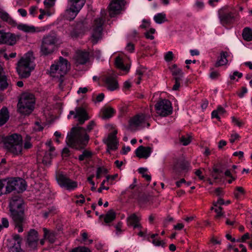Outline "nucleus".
<instances>
[{
    "mask_svg": "<svg viewBox=\"0 0 252 252\" xmlns=\"http://www.w3.org/2000/svg\"><path fill=\"white\" fill-rule=\"evenodd\" d=\"M35 104V98L34 95L31 93H23L19 98L17 104V125L20 126L21 124H26L24 122L23 118L30 115L34 110Z\"/></svg>",
    "mask_w": 252,
    "mask_h": 252,
    "instance_id": "nucleus-1",
    "label": "nucleus"
},
{
    "mask_svg": "<svg viewBox=\"0 0 252 252\" xmlns=\"http://www.w3.org/2000/svg\"><path fill=\"white\" fill-rule=\"evenodd\" d=\"M89 139L90 137L84 128L74 126L71 128L70 133H68L66 142L69 147L82 150L85 149Z\"/></svg>",
    "mask_w": 252,
    "mask_h": 252,
    "instance_id": "nucleus-2",
    "label": "nucleus"
},
{
    "mask_svg": "<svg viewBox=\"0 0 252 252\" xmlns=\"http://www.w3.org/2000/svg\"><path fill=\"white\" fill-rule=\"evenodd\" d=\"M35 58L32 51H29L17 63V73L20 79H26L30 76L34 69Z\"/></svg>",
    "mask_w": 252,
    "mask_h": 252,
    "instance_id": "nucleus-3",
    "label": "nucleus"
},
{
    "mask_svg": "<svg viewBox=\"0 0 252 252\" xmlns=\"http://www.w3.org/2000/svg\"><path fill=\"white\" fill-rule=\"evenodd\" d=\"M19 195L17 194V229L19 233L23 231V225L25 221V210L27 209V205L23 200L21 199Z\"/></svg>",
    "mask_w": 252,
    "mask_h": 252,
    "instance_id": "nucleus-4",
    "label": "nucleus"
},
{
    "mask_svg": "<svg viewBox=\"0 0 252 252\" xmlns=\"http://www.w3.org/2000/svg\"><path fill=\"white\" fill-rule=\"evenodd\" d=\"M56 42L57 36L54 32H51L45 36L43 38L40 49L42 55L47 56L52 53Z\"/></svg>",
    "mask_w": 252,
    "mask_h": 252,
    "instance_id": "nucleus-5",
    "label": "nucleus"
},
{
    "mask_svg": "<svg viewBox=\"0 0 252 252\" xmlns=\"http://www.w3.org/2000/svg\"><path fill=\"white\" fill-rule=\"evenodd\" d=\"M70 8L65 10L64 14V19L71 21L77 16L85 3L84 0H68Z\"/></svg>",
    "mask_w": 252,
    "mask_h": 252,
    "instance_id": "nucleus-6",
    "label": "nucleus"
},
{
    "mask_svg": "<svg viewBox=\"0 0 252 252\" xmlns=\"http://www.w3.org/2000/svg\"><path fill=\"white\" fill-rule=\"evenodd\" d=\"M219 16L221 25L224 27L231 26L239 18L237 13L223 8L219 10Z\"/></svg>",
    "mask_w": 252,
    "mask_h": 252,
    "instance_id": "nucleus-7",
    "label": "nucleus"
},
{
    "mask_svg": "<svg viewBox=\"0 0 252 252\" xmlns=\"http://www.w3.org/2000/svg\"><path fill=\"white\" fill-rule=\"evenodd\" d=\"M105 23V19L102 17L96 18L94 20L93 29L91 37V42L93 44H96L101 39L103 25Z\"/></svg>",
    "mask_w": 252,
    "mask_h": 252,
    "instance_id": "nucleus-8",
    "label": "nucleus"
},
{
    "mask_svg": "<svg viewBox=\"0 0 252 252\" xmlns=\"http://www.w3.org/2000/svg\"><path fill=\"white\" fill-rule=\"evenodd\" d=\"M157 113L162 117H167L172 113V103L168 99H161L155 104Z\"/></svg>",
    "mask_w": 252,
    "mask_h": 252,
    "instance_id": "nucleus-9",
    "label": "nucleus"
},
{
    "mask_svg": "<svg viewBox=\"0 0 252 252\" xmlns=\"http://www.w3.org/2000/svg\"><path fill=\"white\" fill-rule=\"evenodd\" d=\"M56 179L61 188H65L68 190H73L77 187V183L71 180L62 173H57Z\"/></svg>",
    "mask_w": 252,
    "mask_h": 252,
    "instance_id": "nucleus-10",
    "label": "nucleus"
},
{
    "mask_svg": "<svg viewBox=\"0 0 252 252\" xmlns=\"http://www.w3.org/2000/svg\"><path fill=\"white\" fill-rule=\"evenodd\" d=\"M43 237L46 239L48 241V246L47 248L43 249L44 251L53 250L54 251H59V247L55 246L54 243L57 240V233L53 231L48 230L46 228H43Z\"/></svg>",
    "mask_w": 252,
    "mask_h": 252,
    "instance_id": "nucleus-11",
    "label": "nucleus"
},
{
    "mask_svg": "<svg viewBox=\"0 0 252 252\" xmlns=\"http://www.w3.org/2000/svg\"><path fill=\"white\" fill-rule=\"evenodd\" d=\"M15 178L11 177L0 180V195L12 192L15 189Z\"/></svg>",
    "mask_w": 252,
    "mask_h": 252,
    "instance_id": "nucleus-12",
    "label": "nucleus"
},
{
    "mask_svg": "<svg viewBox=\"0 0 252 252\" xmlns=\"http://www.w3.org/2000/svg\"><path fill=\"white\" fill-rule=\"evenodd\" d=\"M68 61L62 57L59 58V60L51 65V73H55L59 71V73L65 74L67 72Z\"/></svg>",
    "mask_w": 252,
    "mask_h": 252,
    "instance_id": "nucleus-13",
    "label": "nucleus"
},
{
    "mask_svg": "<svg viewBox=\"0 0 252 252\" xmlns=\"http://www.w3.org/2000/svg\"><path fill=\"white\" fill-rule=\"evenodd\" d=\"M31 140V136L27 135L24 142L22 136L17 133V155L22 154L23 149L28 150L32 147Z\"/></svg>",
    "mask_w": 252,
    "mask_h": 252,
    "instance_id": "nucleus-14",
    "label": "nucleus"
},
{
    "mask_svg": "<svg viewBox=\"0 0 252 252\" xmlns=\"http://www.w3.org/2000/svg\"><path fill=\"white\" fill-rule=\"evenodd\" d=\"M189 163L186 161H181L174 163L173 170L176 176L182 177L185 176L186 174L190 170Z\"/></svg>",
    "mask_w": 252,
    "mask_h": 252,
    "instance_id": "nucleus-15",
    "label": "nucleus"
},
{
    "mask_svg": "<svg viewBox=\"0 0 252 252\" xmlns=\"http://www.w3.org/2000/svg\"><path fill=\"white\" fill-rule=\"evenodd\" d=\"M38 234L36 230L31 229L26 239L27 246L32 250H35L38 245Z\"/></svg>",
    "mask_w": 252,
    "mask_h": 252,
    "instance_id": "nucleus-16",
    "label": "nucleus"
},
{
    "mask_svg": "<svg viewBox=\"0 0 252 252\" xmlns=\"http://www.w3.org/2000/svg\"><path fill=\"white\" fill-rule=\"evenodd\" d=\"M2 142L6 150L14 154L16 150V134L13 133L2 137Z\"/></svg>",
    "mask_w": 252,
    "mask_h": 252,
    "instance_id": "nucleus-17",
    "label": "nucleus"
},
{
    "mask_svg": "<svg viewBox=\"0 0 252 252\" xmlns=\"http://www.w3.org/2000/svg\"><path fill=\"white\" fill-rule=\"evenodd\" d=\"M104 86L110 91H114L119 88L117 76L114 74L106 76L103 79Z\"/></svg>",
    "mask_w": 252,
    "mask_h": 252,
    "instance_id": "nucleus-18",
    "label": "nucleus"
},
{
    "mask_svg": "<svg viewBox=\"0 0 252 252\" xmlns=\"http://www.w3.org/2000/svg\"><path fill=\"white\" fill-rule=\"evenodd\" d=\"M143 232L145 234V239H146V240L152 243L154 246L161 247L162 248L166 247V244L163 240L157 238L158 235V234H152L150 232H148L147 229L143 231Z\"/></svg>",
    "mask_w": 252,
    "mask_h": 252,
    "instance_id": "nucleus-19",
    "label": "nucleus"
},
{
    "mask_svg": "<svg viewBox=\"0 0 252 252\" xmlns=\"http://www.w3.org/2000/svg\"><path fill=\"white\" fill-rule=\"evenodd\" d=\"M141 220V216L138 215L136 213H132L126 218L127 224L128 226L132 227L133 229H141L142 226L140 223Z\"/></svg>",
    "mask_w": 252,
    "mask_h": 252,
    "instance_id": "nucleus-20",
    "label": "nucleus"
},
{
    "mask_svg": "<svg viewBox=\"0 0 252 252\" xmlns=\"http://www.w3.org/2000/svg\"><path fill=\"white\" fill-rule=\"evenodd\" d=\"M146 115L144 114H138L129 120V126L131 128H137L146 123Z\"/></svg>",
    "mask_w": 252,
    "mask_h": 252,
    "instance_id": "nucleus-21",
    "label": "nucleus"
},
{
    "mask_svg": "<svg viewBox=\"0 0 252 252\" xmlns=\"http://www.w3.org/2000/svg\"><path fill=\"white\" fill-rule=\"evenodd\" d=\"M117 131L110 133L107 139L104 141V143L107 146V152H109V150L115 151L117 149L118 142L117 140Z\"/></svg>",
    "mask_w": 252,
    "mask_h": 252,
    "instance_id": "nucleus-22",
    "label": "nucleus"
},
{
    "mask_svg": "<svg viewBox=\"0 0 252 252\" xmlns=\"http://www.w3.org/2000/svg\"><path fill=\"white\" fill-rule=\"evenodd\" d=\"M124 0H112L109 5V14L111 17L120 13L121 4Z\"/></svg>",
    "mask_w": 252,
    "mask_h": 252,
    "instance_id": "nucleus-23",
    "label": "nucleus"
},
{
    "mask_svg": "<svg viewBox=\"0 0 252 252\" xmlns=\"http://www.w3.org/2000/svg\"><path fill=\"white\" fill-rule=\"evenodd\" d=\"M131 197L134 198L141 207H143L149 202V196L141 192H134L131 191Z\"/></svg>",
    "mask_w": 252,
    "mask_h": 252,
    "instance_id": "nucleus-24",
    "label": "nucleus"
},
{
    "mask_svg": "<svg viewBox=\"0 0 252 252\" xmlns=\"http://www.w3.org/2000/svg\"><path fill=\"white\" fill-rule=\"evenodd\" d=\"M114 64L116 68L128 72L130 69V65L129 63L125 64L123 58L120 55L114 57Z\"/></svg>",
    "mask_w": 252,
    "mask_h": 252,
    "instance_id": "nucleus-25",
    "label": "nucleus"
},
{
    "mask_svg": "<svg viewBox=\"0 0 252 252\" xmlns=\"http://www.w3.org/2000/svg\"><path fill=\"white\" fill-rule=\"evenodd\" d=\"M152 152V149L149 147H144L140 146L135 151V154L139 158H147Z\"/></svg>",
    "mask_w": 252,
    "mask_h": 252,
    "instance_id": "nucleus-26",
    "label": "nucleus"
},
{
    "mask_svg": "<svg viewBox=\"0 0 252 252\" xmlns=\"http://www.w3.org/2000/svg\"><path fill=\"white\" fill-rule=\"evenodd\" d=\"M15 37L14 34L0 31V44L6 43L13 45L15 44Z\"/></svg>",
    "mask_w": 252,
    "mask_h": 252,
    "instance_id": "nucleus-27",
    "label": "nucleus"
},
{
    "mask_svg": "<svg viewBox=\"0 0 252 252\" xmlns=\"http://www.w3.org/2000/svg\"><path fill=\"white\" fill-rule=\"evenodd\" d=\"M74 118L78 119L80 125H83L85 121L89 119L86 111L81 107H79L76 110Z\"/></svg>",
    "mask_w": 252,
    "mask_h": 252,
    "instance_id": "nucleus-28",
    "label": "nucleus"
},
{
    "mask_svg": "<svg viewBox=\"0 0 252 252\" xmlns=\"http://www.w3.org/2000/svg\"><path fill=\"white\" fill-rule=\"evenodd\" d=\"M228 56V53L226 51H221L220 56L218 57L215 66L218 67L226 64L228 62L227 59Z\"/></svg>",
    "mask_w": 252,
    "mask_h": 252,
    "instance_id": "nucleus-29",
    "label": "nucleus"
},
{
    "mask_svg": "<svg viewBox=\"0 0 252 252\" xmlns=\"http://www.w3.org/2000/svg\"><path fill=\"white\" fill-rule=\"evenodd\" d=\"M116 217V215L115 212L113 210H110L108 211L105 215H100L99 219L100 220L103 219L104 222L106 224H109V223L112 222L114 220H115Z\"/></svg>",
    "mask_w": 252,
    "mask_h": 252,
    "instance_id": "nucleus-30",
    "label": "nucleus"
},
{
    "mask_svg": "<svg viewBox=\"0 0 252 252\" xmlns=\"http://www.w3.org/2000/svg\"><path fill=\"white\" fill-rule=\"evenodd\" d=\"M90 53L86 51H81L77 54V62L82 64L86 63L89 60Z\"/></svg>",
    "mask_w": 252,
    "mask_h": 252,
    "instance_id": "nucleus-31",
    "label": "nucleus"
},
{
    "mask_svg": "<svg viewBox=\"0 0 252 252\" xmlns=\"http://www.w3.org/2000/svg\"><path fill=\"white\" fill-rule=\"evenodd\" d=\"M27 187L28 184L25 180L17 177V193L23 192Z\"/></svg>",
    "mask_w": 252,
    "mask_h": 252,
    "instance_id": "nucleus-32",
    "label": "nucleus"
},
{
    "mask_svg": "<svg viewBox=\"0 0 252 252\" xmlns=\"http://www.w3.org/2000/svg\"><path fill=\"white\" fill-rule=\"evenodd\" d=\"M17 29L26 33H33L35 32V28L32 25L23 23H17Z\"/></svg>",
    "mask_w": 252,
    "mask_h": 252,
    "instance_id": "nucleus-33",
    "label": "nucleus"
},
{
    "mask_svg": "<svg viewBox=\"0 0 252 252\" xmlns=\"http://www.w3.org/2000/svg\"><path fill=\"white\" fill-rule=\"evenodd\" d=\"M9 119V113L7 108L3 107L0 110V126L6 123Z\"/></svg>",
    "mask_w": 252,
    "mask_h": 252,
    "instance_id": "nucleus-34",
    "label": "nucleus"
},
{
    "mask_svg": "<svg viewBox=\"0 0 252 252\" xmlns=\"http://www.w3.org/2000/svg\"><path fill=\"white\" fill-rule=\"evenodd\" d=\"M243 39L246 41H252V29L249 27H245L243 29L242 33Z\"/></svg>",
    "mask_w": 252,
    "mask_h": 252,
    "instance_id": "nucleus-35",
    "label": "nucleus"
},
{
    "mask_svg": "<svg viewBox=\"0 0 252 252\" xmlns=\"http://www.w3.org/2000/svg\"><path fill=\"white\" fill-rule=\"evenodd\" d=\"M9 208L10 215L12 216L13 219L15 220L16 219V199L14 197L12 198L10 200Z\"/></svg>",
    "mask_w": 252,
    "mask_h": 252,
    "instance_id": "nucleus-36",
    "label": "nucleus"
},
{
    "mask_svg": "<svg viewBox=\"0 0 252 252\" xmlns=\"http://www.w3.org/2000/svg\"><path fill=\"white\" fill-rule=\"evenodd\" d=\"M115 112V110L112 107H106L102 110L103 118L104 119H109L112 117Z\"/></svg>",
    "mask_w": 252,
    "mask_h": 252,
    "instance_id": "nucleus-37",
    "label": "nucleus"
},
{
    "mask_svg": "<svg viewBox=\"0 0 252 252\" xmlns=\"http://www.w3.org/2000/svg\"><path fill=\"white\" fill-rule=\"evenodd\" d=\"M154 20L156 23L161 24L166 21V14L163 12L157 13L154 16Z\"/></svg>",
    "mask_w": 252,
    "mask_h": 252,
    "instance_id": "nucleus-38",
    "label": "nucleus"
},
{
    "mask_svg": "<svg viewBox=\"0 0 252 252\" xmlns=\"http://www.w3.org/2000/svg\"><path fill=\"white\" fill-rule=\"evenodd\" d=\"M234 196L236 199L240 200L245 194V191L243 188L237 187L234 190Z\"/></svg>",
    "mask_w": 252,
    "mask_h": 252,
    "instance_id": "nucleus-39",
    "label": "nucleus"
},
{
    "mask_svg": "<svg viewBox=\"0 0 252 252\" xmlns=\"http://www.w3.org/2000/svg\"><path fill=\"white\" fill-rule=\"evenodd\" d=\"M3 68L0 65V89L3 90L7 86V83L5 76L2 73Z\"/></svg>",
    "mask_w": 252,
    "mask_h": 252,
    "instance_id": "nucleus-40",
    "label": "nucleus"
},
{
    "mask_svg": "<svg viewBox=\"0 0 252 252\" xmlns=\"http://www.w3.org/2000/svg\"><path fill=\"white\" fill-rule=\"evenodd\" d=\"M93 156V153L92 152L88 151L87 150H84L82 154L79 155L78 157V159L80 161H82L85 160V159L90 158H92Z\"/></svg>",
    "mask_w": 252,
    "mask_h": 252,
    "instance_id": "nucleus-41",
    "label": "nucleus"
},
{
    "mask_svg": "<svg viewBox=\"0 0 252 252\" xmlns=\"http://www.w3.org/2000/svg\"><path fill=\"white\" fill-rule=\"evenodd\" d=\"M0 17L3 20L5 21L8 23L11 24L12 23V21L9 15L5 11L0 10Z\"/></svg>",
    "mask_w": 252,
    "mask_h": 252,
    "instance_id": "nucleus-42",
    "label": "nucleus"
},
{
    "mask_svg": "<svg viewBox=\"0 0 252 252\" xmlns=\"http://www.w3.org/2000/svg\"><path fill=\"white\" fill-rule=\"evenodd\" d=\"M174 218L170 216H167L164 218L162 222V226L164 228H167L168 225L174 222Z\"/></svg>",
    "mask_w": 252,
    "mask_h": 252,
    "instance_id": "nucleus-43",
    "label": "nucleus"
},
{
    "mask_svg": "<svg viewBox=\"0 0 252 252\" xmlns=\"http://www.w3.org/2000/svg\"><path fill=\"white\" fill-rule=\"evenodd\" d=\"M145 69L144 68H138L136 70V74L138 75L137 77V79L136 82V84L138 85L140 84L141 79H142V76H143L144 72H145Z\"/></svg>",
    "mask_w": 252,
    "mask_h": 252,
    "instance_id": "nucleus-44",
    "label": "nucleus"
},
{
    "mask_svg": "<svg viewBox=\"0 0 252 252\" xmlns=\"http://www.w3.org/2000/svg\"><path fill=\"white\" fill-rule=\"evenodd\" d=\"M69 252H92L87 247L79 246L76 248Z\"/></svg>",
    "mask_w": 252,
    "mask_h": 252,
    "instance_id": "nucleus-45",
    "label": "nucleus"
},
{
    "mask_svg": "<svg viewBox=\"0 0 252 252\" xmlns=\"http://www.w3.org/2000/svg\"><path fill=\"white\" fill-rule=\"evenodd\" d=\"M210 243L213 246L220 245L221 239L217 236H213L210 240Z\"/></svg>",
    "mask_w": 252,
    "mask_h": 252,
    "instance_id": "nucleus-46",
    "label": "nucleus"
},
{
    "mask_svg": "<svg viewBox=\"0 0 252 252\" xmlns=\"http://www.w3.org/2000/svg\"><path fill=\"white\" fill-rule=\"evenodd\" d=\"M181 143L184 146L188 145L191 142V139L189 136H182L180 138Z\"/></svg>",
    "mask_w": 252,
    "mask_h": 252,
    "instance_id": "nucleus-47",
    "label": "nucleus"
},
{
    "mask_svg": "<svg viewBox=\"0 0 252 252\" xmlns=\"http://www.w3.org/2000/svg\"><path fill=\"white\" fill-rule=\"evenodd\" d=\"M211 72L210 73V77L212 80L217 79L220 75V73L217 71L213 70V68H212Z\"/></svg>",
    "mask_w": 252,
    "mask_h": 252,
    "instance_id": "nucleus-48",
    "label": "nucleus"
},
{
    "mask_svg": "<svg viewBox=\"0 0 252 252\" xmlns=\"http://www.w3.org/2000/svg\"><path fill=\"white\" fill-rule=\"evenodd\" d=\"M82 237V241L84 244H91L93 242L92 240H88V233L87 232H83L81 234Z\"/></svg>",
    "mask_w": 252,
    "mask_h": 252,
    "instance_id": "nucleus-49",
    "label": "nucleus"
},
{
    "mask_svg": "<svg viewBox=\"0 0 252 252\" xmlns=\"http://www.w3.org/2000/svg\"><path fill=\"white\" fill-rule=\"evenodd\" d=\"M231 119L232 122L237 125L238 127H241L244 126V123L242 121H240L234 116L232 117Z\"/></svg>",
    "mask_w": 252,
    "mask_h": 252,
    "instance_id": "nucleus-50",
    "label": "nucleus"
},
{
    "mask_svg": "<svg viewBox=\"0 0 252 252\" xmlns=\"http://www.w3.org/2000/svg\"><path fill=\"white\" fill-rule=\"evenodd\" d=\"M248 92V90L246 87H243L242 89L238 92L237 94L240 98H243L245 94Z\"/></svg>",
    "mask_w": 252,
    "mask_h": 252,
    "instance_id": "nucleus-51",
    "label": "nucleus"
},
{
    "mask_svg": "<svg viewBox=\"0 0 252 252\" xmlns=\"http://www.w3.org/2000/svg\"><path fill=\"white\" fill-rule=\"evenodd\" d=\"M251 236L248 233H245L243 235L240 239L237 240V242H245L247 240L251 239Z\"/></svg>",
    "mask_w": 252,
    "mask_h": 252,
    "instance_id": "nucleus-52",
    "label": "nucleus"
},
{
    "mask_svg": "<svg viewBox=\"0 0 252 252\" xmlns=\"http://www.w3.org/2000/svg\"><path fill=\"white\" fill-rule=\"evenodd\" d=\"M56 0H44L43 3L46 7L50 8L54 5Z\"/></svg>",
    "mask_w": 252,
    "mask_h": 252,
    "instance_id": "nucleus-53",
    "label": "nucleus"
},
{
    "mask_svg": "<svg viewBox=\"0 0 252 252\" xmlns=\"http://www.w3.org/2000/svg\"><path fill=\"white\" fill-rule=\"evenodd\" d=\"M173 57V54L172 52L168 51L165 55L164 59L166 62H170L172 60Z\"/></svg>",
    "mask_w": 252,
    "mask_h": 252,
    "instance_id": "nucleus-54",
    "label": "nucleus"
},
{
    "mask_svg": "<svg viewBox=\"0 0 252 252\" xmlns=\"http://www.w3.org/2000/svg\"><path fill=\"white\" fill-rule=\"evenodd\" d=\"M211 118L214 119L216 118L217 119L218 121H220V115L218 113V112L217 111V110H214L211 112Z\"/></svg>",
    "mask_w": 252,
    "mask_h": 252,
    "instance_id": "nucleus-55",
    "label": "nucleus"
},
{
    "mask_svg": "<svg viewBox=\"0 0 252 252\" xmlns=\"http://www.w3.org/2000/svg\"><path fill=\"white\" fill-rule=\"evenodd\" d=\"M150 25V22L144 19L142 20V24L140 26V28L142 29H146Z\"/></svg>",
    "mask_w": 252,
    "mask_h": 252,
    "instance_id": "nucleus-56",
    "label": "nucleus"
},
{
    "mask_svg": "<svg viewBox=\"0 0 252 252\" xmlns=\"http://www.w3.org/2000/svg\"><path fill=\"white\" fill-rule=\"evenodd\" d=\"M172 74L173 76L182 75H184V72L181 68H178L176 70H173Z\"/></svg>",
    "mask_w": 252,
    "mask_h": 252,
    "instance_id": "nucleus-57",
    "label": "nucleus"
},
{
    "mask_svg": "<svg viewBox=\"0 0 252 252\" xmlns=\"http://www.w3.org/2000/svg\"><path fill=\"white\" fill-rule=\"evenodd\" d=\"M37 8L36 6H32L30 8V14L32 15L33 17H35L37 13Z\"/></svg>",
    "mask_w": 252,
    "mask_h": 252,
    "instance_id": "nucleus-58",
    "label": "nucleus"
},
{
    "mask_svg": "<svg viewBox=\"0 0 252 252\" xmlns=\"http://www.w3.org/2000/svg\"><path fill=\"white\" fill-rule=\"evenodd\" d=\"M9 225V223L7 220L5 218H2L1 220V223L0 224V226H1V230L3 228H7Z\"/></svg>",
    "mask_w": 252,
    "mask_h": 252,
    "instance_id": "nucleus-59",
    "label": "nucleus"
},
{
    "mask_svg": "<svg viewBox=\"0 0 252 252\" xmlns=\"http://www.w3.org/2000/svg\"><path fill=\"white\" fill-rule=\"evenodd\" d=\"M126 49L130 53H132L134 50V45L131 42H129L127 44Z\"/></svg>",
    "mask_w": 252,
    "mask_h": 252,
    "instance_id": "nucleus-60",
    "label": "nucleus"
},
{
    "mask_svg": "<svg viewBox=\"0 0 252 252\" xmlns=\"http://www.w3.org/2000/svg\"><path fill=\"white\" fill-rule=\"evenodd\" d=\"M240 136L238 134L234 133L231 135V138H230L229 140L231 143H233L235 141L238 140Z\"/></svg>",
    "mask_w": 252,
    "mask_h": 252,
    "instance_id": "nucleus-61",
    "label": "nucleus"
},
{
    "mask_svg": "<svg viewBox=\"0 0 252 252\" xmlns=\"http://www.w3.org/2000/svg\"><path fill=\"white\" fill-rule=\"evenodd\" d=\"M46 211L50 216H53L56 213V208L55 206H51L48 208Z\"/></svg>",
    "mask_w": 252,
    "mask_h": 252,
    "instance_id": "nucleus-62",
    "label": "nucleus"
},
{
    "mask_svg": "<svg viewBox=\"0 0 252 252\" xmlns=\"http://www.w3.org/2000/svg\"><path fill=\"white\" fill-rule=\"evenodd\" d=\"M46 211L50 216H53L56 213V208L55 206H51L48 208Z\"/></svg>",
    "mask_w": 252,
    "mask_h": 252,
    "instance_id": "nucleus-63",
    "label": "nucleus"
},
{
    "mask_svg": "<svg viewBox=\"0 0 252 252\" xmlns=\"http://www.w3.org/2000/svg\"><path fill=\"white\" fill-rule=\"evenodd\" d=\"M123 223L122 221H119L115 226L116 230L117 231V234H118L119 233H121L122 232V230L121 229V227L122 226Z\"/></svg>",
    "mask_w": 252,
    "mask_h": 252,
    "instance_id": "nucleus-64",
    "label": "nucleus"
}]
</instances>
